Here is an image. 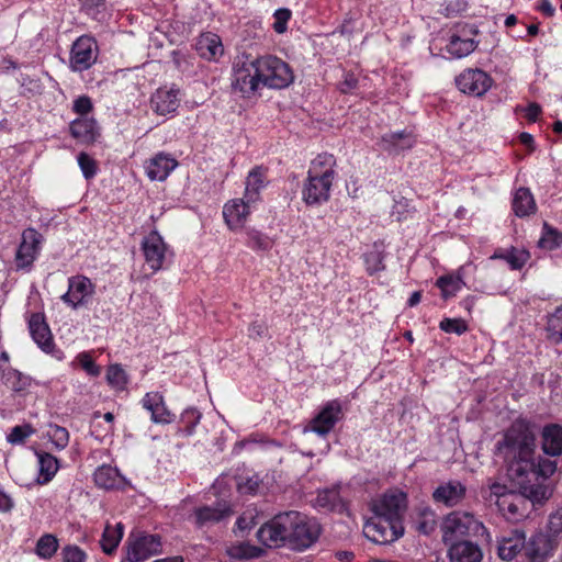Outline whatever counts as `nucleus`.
Here are the masks:
<instances>
[{
    "label": "nucleus",
    "mask_w": 562,
    "mask_h": 562,
    "mask_svg": "<svg viewBox=\"0 0 562 562\" xmlns=\"http://www.w3.org/2000/svg\"><path fill=\"white\" fill-rule=\"evenodd\" d=\"M436 285L441 290L442 297L448 300L462 289L464 282L460 276L448 274L438 278Z\"/></svg>",
    "instance_id": "39"
},
{
    "label": "nucleus",
    "mask_w": 562,
    "mask_h": 562,
    "mask_svg": "<svg viewBox=\"0 0 562 562\" xmlns=\"http://www.w3.org/2000/svg\"><path fill=\"white\" fill-rule=\"evenodd\" d=\"M274 23H273V30L282 34L286 31V24L288 21L291 18V11L289 9H278L274 12Z\"/></svg>",
    "instance_id": "56"
},
{
    "label": "nucleus",
    "mask_w": 562,
    "mask_h": 562,
    "mask_svg": "<svg viewBox=\"0 0 562 562\" xmlns=\"http://www.w3.org/2000/svg\"><path fill=\"white\" fill-rule=\"evenodd\" d=\"M439 328L446 333L462 335L468 330V325L460 318H443L439 324Z\"/></svg>",
    "instance_id": "51"
},
{
    "label": "nucleus",
    "mask_w": 562,
    "mask_h": 562,
    "mask_svg": "<svg viewBox=\"0 0 562 562\" xmlns=\"http://www.w3.org/2000/svg\"><path fill=\"white\" fill-rule=\"evenodd\" d=\"M357 83L358 80L353 75H347L345 80L340 83V91L348 93L357 87Z\"/></svg>",
    "instance_id": "60"
},
{
    "label": "nucleus",
    "mask_w": 562,
    "mask_h": 562,
    "mask_svg": "<svg viewBox=\"0 0 562 562\" xmlns=\"http://www.w3.org/2000/svg\"><path fill=\"white\" fill-rule=\"evenodd\" d=\"M248 330H249V336L251 338H260L266 334L267 327L262 323L255 322L249 326Z\"/></svg>",
    "instance_id": "59"
},
{
    "label": "nucleus",
    "mask_w": 562,
    "mask_h": 562,
    "mask_svg": "<svg viewBox=\"0 0 562 562\" xmlns=\"http://www.w3.org/2000/svg\"><path fill=\"white\" fill-rule=\"evenodd\" d=\"M415 528L423 535H430L437 527L436 514L429 507H418L413 518Z\"/></svg>",
    "instance_id": "37"
},
{
    "label": "nucleus",
    "mask_w": 562,
    "mask_h": 562,
    "mask_svg": "<svg viewBox=\"0 0 562 562\" xmlns=\"http://www.w3.org/2000/svg\"><path fill=\"white\" fill-rule=\"evenodd\" d=\"M562 245V233L550 226L548 223L543 224V233L539 239V246L544 249H557Z\"/></svg>",
    "instance_id": "42"
},
{
    "label": "nucleus",
    "mask_w": 562,
    "mask_h": 562,
    "mask_svg": "<svg viewBox=\"0 0 562 562\" xmlns=\"http://www.w3.org/2000/svg\"><path fill=\"white\" fill-rule=\"evenodd\" d=\"M384 256L382 251L374 249L364 255V262L367 271L370 274H373L375 272L382 271L385 269V266L383 263Z\"/></svg>",
    "instance_id": "47"
},
{
    "label": "nucleus",
    "mask_w": 562,
    "mask_h": 562,
    "mask_svg": "<svg viewBox=\"0 0 562 562\" xmlns=\"http://www.w3.org/2000/svg\"><path fill=\"white\" fill-rule=\"evenodd\" d=\"M538 9L547 16H553L555 13V8L550 0H541L538 4Z\"/></svg>",
    "instance_id": "61"
},
{
    "label": "nucleus",
    "mask_w": 562,
    "mask_h": 562,
    "mask_svg": "<svg viewBox=\"0 0 562 562\" xmlns=\"http://www.w3.org/2000/svg\"><path fill=\"white\" fill-rule=\"evenodd\" d=\"M196 52L204 59H216L224 53L221 37L214 33L202 34L196 42Z\"/></svg>",
    "instance_id": "30"
},
{
    "label": "nucleus",
    "mask_w": 562,
    "mask_h": 562,
    "mask_svg": "<svg viewBox=\"0 0 562 562\" xmlns=\"http://www.w3.org/2000/svg\"><path fill=\"white\" fill-rule=\"evenodd\" d=\"M519 490L520 493L513 492L510 495L505 496L502 503L497 505L498 510L507 520L517 521L524 518L527 513L528 501L532 503L541 502L526 495L521 488Z\"/></svg>",
    "instance_id": "17"
},
{
    "label": "nucleus",
    "mask_w": 562,
    "mask_h": 562,
    "mask_svg": "<svg viewBox=\"0 0 562 562\" xmlns=\"http://www.w3.org/2000/svg\"><path fill=\"white\" fill-rule=\"evenodd\" d=\"M4 378L7 384L15 392L24 391L31 385V379L14 369H10Z\"/></svg>",
    "instance_id": "46"
},
{
    "label": "nucleus",
    "mask_w": 562,
    "mask_h": 562,
    "mask_svg": "<svg viewBox=\"0 0 562 562\" xmlns=\"http://www.w3.org/2000/svg\"><path fill=\"white\" fill-rule=\"evenodd\" d=\"M314 506L328 512H341L345 505L339 493V486L319 490L314 499Z\"/></svg>",
    "instance_id": "32"
},
{
    "label": "nucleus",
    "mask_w": 562,
    "mask_h": 562,
    "mask_svg": "<svg viewBox=\"0 0 562 562\" xmlns=\"http://www.w3.org/2000/svg\"><path fill=\"white\" fill-rule=\"evenodd\" d=\"M94 294V284L85 276L78 274L68 279V291L61 295L65 304L72 308L87 305Z\"/></svg>",
    "instance_id": "10"
},
{
    "label": "nucleus",
    "mask_w": 562,
    "mask_h": 562,
    "mask_svg": "<svg viewBox=\"0 0 562 562\" xmlns=\"http://www.w3.org/2000/svg\"><path fill=\"white\" fill-rule=\"evenodd\" d=\"M261 83L271 89H283L290 86L294 80L291 67L282 59L266 55L256 58Z\"/></svg>",
    "instance_id": "4"
},
{
    "label": "nucleus",
    "mask_w": 562,
    "mask_h": 562,
    "mask_svg": "<svg viewBox=\"0 0 562 562\" xmlns=\"http://www.w3.org/2000/svg\"><path fill=\"white\" fill-rule=\"evenodd\" d=\"M467 487L457 480L440 484L432 493L436 503L443 504L447 507L459 505L465 497Z\"/></svg>",
    "instance_id": "20"
},
{
    "label": "nucleus",
    "mask_w": 562,
    "mask_h": 562,
    "mask_svg": "<svg viewBox=\"0 0 562 562\" xmlns=\"http://www.w3.org/2000/svg\"><path fill=\"white\" fill-rule=\"evenodd\" d=\"M537 210V205L532 193L528 188H519L513 199V211L516 216L525 217L533 214Z\"/></svg>",
    "instance_id": "35"
},
{
    "label": "nucleus",
    "mask_w": 562,
    "mask_h": 562,
    "mask_svg": "<svg viewBox=\"0 0 562 562\" xmlns=\"http://www.w3.org/2000/svg\"><path fill=\"white\" fill-rule=\"evenodd\" d=\"M14 506L12 497L0 486V512L8 513Z\"/></svg>",
    "instance_id": "58"
},
{
    "label": "nucleus",
    "mask_w": 562,
    "mask_h": 562,
    "mask_svg": "<svg viewBox=\"0 0 562 562\" xmlns=\"http://www.w3.org/2000/svg\"><path fill=\"white\" fill-rule=\"evenodd\" d=\"M338 560L344 562H350L353 559V553L349 551H339L336 553Z\"/></svg>",
    "instance_id": "64"
},
{
    "label": "nucleus",
    "mask_w": 562,
    "mask_h": 562,
    "mask_svg": "<svg viewBox=\"0 0 562 562\" xmlns=\"http://www.w3.org/2000/svg\"><path fill=\"white\" fill-rule=\"evenodd\" d=\"M449 546L450 562H482L483 552L479 544L469 540H460Z\"/></svg>",
    "instance_id": "24"
},
{
    "label": "nucleus",
    "mask_w": 562,
    "mask_h": 562,
    "mask_svg": "<svg viewBox=\"0 0 562 562\" xmlns=\"http://www.w3.org/2000/svg\"><path fill=\"white\" fill-rule=\"evenodd\" d=\"M109 384L117 390L124 389L127 383L126 373L119 364L110 366L106 373Z\"/></svg>",
    "instance_id": "48"
},
{
    "label": "nucleus",
    "mask_w": 562,
    "mask_h": 562,
    "mask_svg": "<svg viewBox=\"0 0 562 562\" xmlns=\"http://www.w3.org/2000/svg\"><path fill=\"white\" fill-rule=\"evenodd\" d=\"M498 557L504 561L514 560L526 547V535L522 530L513 529L498 539Z\"/></svg>",
    "instance_id": "18"
},
{
    "label": "nucleus",
    "mask_w": 562,
    "mask_h": 562,
    "mask_svg": "<svg viewBox=\"0 0 562 562\" xmlns=\"http://www.w3.org/2000/svg\"><path fill=\"white\" fill-rule=\"evenodd\" d=\"M47 436L57 450H63L68 446L69 432L61 426L50 424L48 426Z\"/></svg>",
    "instance_id": "45"
},
{
    "label": "nucleus",
    "mask_w": 562,
    "mask_h": 562,
    "mask_svg": "<svg viewBox=\"0 0 562 562\" xmlns=\"http://www.w3.org/2000/svg\"><path fill=\"white\" fill-rule=\"evenodd\" d=\"M94 483L104 490L121 488L125 485L124 477L116 468L110 465L99 467L93 474Z\"/></svg>",
    "instance_id": "31"
},
{
    "label": "nucleus",
    "mask_w": 562,
    "mask_h": 562,
    "mask_svg": "<svg viewBox=\"0 0 562 562\" xmlns=\"http://www.w3.org/2000/svg\"><path fill=\"white\" fill-rule=\"evenodd\" d=\"M476 48V42L472 38L451 36L447 45V52L454 58H462L470 55Z\"/></svg>",
    "instance_id": "38"
},
{
    "label": "nucleus",
    "mask_w": 562,
    "mask_h": 562,
    "mask_svg": "<svg viewBox=\"0 0 562 562\" xmlns=\"http://www.w3.org/2000/svg\"><path fill=\"white\" fill-rule=\"evenodd\" d=\"M142 405L150 412V419L155 424H170L175 419V415L167 408L164 396L159 392L146 393Z\"/></svg>",
    "instance_id": "21"
},
{
    "label": "nucleus",
    "mask_w": 562,
    "mask_h": 562,
    "mask_svg": "<svg viewBox=\"0 0 562 562\" xmlns=\"http://www.w3.org/2000/svg\"><path fill=\"white\" fill-rule=\"evenodd\" d=\"M77 361L81 368L91 376H98L101 373V369L97 366L92 357L87 352H81L77 356Z\"/></svg>",
    "instance_id": "54"
},
{
    "label": "nucleus",
    "mask_w": 562,
    "mask_h": 562,
    "mask_svg": "<svg viewBox=\"0 0 562 562\" xmlns=\"http://www.w3.org/2000/svg\"><path fill=\"white\" fill-rule=\"evenodd\" d=\"M64 562H85L86 553L78 546H66L61 550Z\"/></svg>",
    "instance_id": "55"
},
{
    "label": "nucleus",
    "mask_w": 562,
    "mask_h": 562,
    "mask_svg": "<svg viewBox=\"0 0 562 562\" xmlns=\"http://www.w3.org/2000/svg\"><path fill=\"white\" fill-rule=\"evenodd\" d=\"M529 252L525 249H516L512 248L508 252L504 255H494L493 258H502L504 259L512 269L518 270L521 269L529 259Z\"/></svg>",
    "instance_id": "43"
},
{
    "label": "nucleus",
    "mask_w": 562,
    "mask_h": 562,
    "mask_svg": "<svg viewBox=\"0 0 562 562\" xmlns=\"http://www.w3.org/2000/svg\"><path fill=\"white\" fill-rule=\"evenodd\" d=\"M58 549V541L55 536L47 533L42 536L36 543V553L44 559L55 554Z\"/></svg>",
    "instance_id": "44"
},
{
    "label": "nucleus",
    "mask_w": 562,
    "mask_h": 562,
    "mask_svg": "<svg viewBox=\"0 0 562 562\" xmlns=\"http://www.w3.org/2000/svg\"><path fill=\"white\" fill-rule=\"evenodd\" d=\"M415 143L414 136L405 131L385 133L381 137V147L391 153L398 154L402 150L413 147Z\"/></svg>",
    "instance_id": "29"
},
{
    "label": "nucleus",
    "mask_w": 562,
    "mask_h": 562,
    "mask_svg": "<svg viewBox=\"0 0 562 562\" xmlns=\"http://www.w3.org/2000/svg\"><path fill=\"white\" fill-rule=\"evenodd\" d=\"M364 536L374 543L386 544L394 542L404 533L403 522L372 516L363 527Z\"/></svg>",
    "instance_id": "7"
},
{
    "label": "nucleus",
    "mask_w": 562,
    "mask_h": 562,
    "mask_svg": "<svg viewBox=\"0 0 562 562\" xmlns=\"http://www.w3.org/2000/svg\"><path fill=\"white\" fill-rule=\"evenodd\" d=\"M480 529H484V526L473 515L454 512L449 514L441 525L442 540L446 544H452L459 542L462 537L476 533Z\"/></svg>",
    "instance_id": "5"
},
{
    "label": "nucleus",
    "mask_w": 562,
    "mask_h": 562,
    "mask_svg": "<svg viewBox=\"0 0 562 562\" xmlns=\"http://www.w3.org/2000/svg\"><path fill=\"white\" fill-rule=\"evenodd\" d=\"M519 139H520L521 144H524L528 147H532V145H533V137L529 133H521L519 135Z\"/></svg>",
    "instance_id": "63"
},
{
    "label": "nucleus",
    "mask_w": 562,
    "mask_h": 562,
    "mask_svg": "<svg viewBox=\"0 0 562 562\" xmlns=\"http://www.w3.org/2000/svg\"><path fill=\"white\" fill-rule=\"evenodd\" d=\"M74 111L81 115L89 113L92 109V102L89 97L82 95L75 100Z\"/></svg>",
    "instance_id": "57"
},
{
    "label": "nucleus",
    "mask_w": 562,
    "mask_h": 562,
    "mask_svg": "<svg viewBox=\"0 0 562 562\" xmlns=\"http://www.w3.org/2000/svg\"><path fill=\"white\" fill-rule=\"evenodd\" d=\"M34 434V429L31 425H18L14 426L10 434L7 436V440L12 445H21L24 443L25 440Z\"/></svg>",
    "instance_id": "49"
},
{
    "label": "nucleus",
    "mask_w": 562,
    "mask_h": 562,
    "mask_svg": "<svg viewBox=\"0 0 562 562\" xmlns=\"http://www.w3.org/2000/svg\"><path fill=\"white\" fill-rule=\"evenodd\" d=\"M541 113V108L538 103H530L526 111V116L529 121L535 122Z\"/></svg>",
    "instance_id": "62"
},
{
    "label": "nucleus",
    "mask_w": 562,
    "mask_h": 562,
    "mask_svg": "<svg viewBox=\"0 0 562 562\" xmlns=\"http://www.w3.org/2000/svg\"><path fill=\"white\" fill-rule=\"evenodd\" d=\"M536 428L518 418L505 429L495 443V454L502 459L509 480L533 499L549 497L544 481L557 471V462L536 454Z\"/></svg>",
    "instance_id": "1"
},
{
    "label": "nucleus",
    "mask_w": 562,
    "mask_h": 562,
    "mask_svg": "<svg viewBox=\"0 0 562 562\" xmlns=\"http://www.w3.org/2000/svg\"><path fill=\"white\" fill-rule=\"evenodd\" d=\"M38 461V477L37 482L47 484L53 480L59 469V461L53 454L45 451H36Z\"/></svg>",
    "instance_id": "33"
},
{
    "label": "nucleus",
    "mask_w": 562,
    "mask_h": 562,
    "mask_svg": "<svg viewBox=\"0 0 562 562\" xmlns=\"http://www.w3.org/2000/svg\"><path fill=\"white\" fill-rule=\"evenodd\" d=\"M546 330L551 341L562 342V306L557 307L553 313L548 315Z\"/></svg>",
    "instance_id": "40"
},
{
    "label": "nucleus",
    "mask_w": 562,
    "mask_h": 562,
    "mask_svg": "<svg viewBox=\"0 0 562 562\" xmlns=\"http://www.w3.org/2000/svg\"><path fill=\"white\" fill-rule=\"evenodd\" d=\"M153 110L159 115H167L177 111L180 99L176 89H158L150 100Z\"/></svg>",
    "instance_id": "25"
},
{
    "label": "nucleus",
    "mask_w": 562,
    "mask_h": 562,
    "mask_svg": "<svg viewBox=\"0 0 562 562\" xmlns=\"http://www.w3.org/2000/svg\"><path fill=\"white\" fill-rule=\"evenodd\" d=\"M265 183L266 173L261 167H256L248 173L244 194L248 203H256L259 200L260 190L265 187Z\"/></svg>",
    "instance_id": "34"
},
{
    "label": "nucleus",
    "mask_w": 562,
    "mask_h": 562,
    "mask_svg": "<svg viewBox=\"0 0 562 562\" xmlns=\"http://www.w3.org/2000/svg\"><path fill=\"white\" fill-rule=\"evenodd\" d=\"M262 86L256 59L237 60L234 64L232 88L244 98L252 97Z\"/></svg>",
    "instance_id": "6"
},
{
    "label": "nucleus",
    "mask_w": 562,
    "mask_h": 562,
    "mask_svg": "<svg viewBox=\"0 0 562 562\" xmlns=\"http://www.w3.org/2000/svg\"><path fill=\"white\" fill-rule=\"evenodd\" d=\"M510 491L507 485L493 482L487 485L486 488H482V495L490 504L499 505L505 496L510 495Z\"/></svg>",
    "instance_id": "41"
},
{
    "label": "nucleus",
    "mask_w": 562,
    "mask_h": 562,
    "mask_svg": "<svg viewBox=\"0 0 562 562\" xmlns=\"http://www.w3.org/2000/svg\"><path fill=\"white\" fill-rule=\"evenodd\" d=\"M124 533V525L117 522L115 526L106 524L100 544L105 554H112L117 548Z\"/></svg>",
    "instance_id": "36"
},
{
    "label": "nucleus",
    "mask_w": 562,
    "mask_h": 562,
    "mask_svg": "<svg viewBox=\"0 0 562 562\" xmlns=\"http://www.w3.org/2000/svg\"><path fill=\"white\" fill-rule=\"evenodd\" d=\"M69 130L74 138L87 145L94 143L99 136L95 120L89 117H80L72 121Z\"/></svg>",
    "instance_id": "28"
},
{
    "label": "nucleus",
    "mask_w": 562,
    "mask_h": 562,
    "mask_svg": "<svg viewBox=\"0 0 562 562\" xmlns=\"http://www.w3.org/2000/svg\"><path fill=\"white\" fill-rule=\"evenodd\" d=\"M78 164L86 179H91L97 173V164L88 154L78 155Z\"/></svg>",
    "instance_id": "52"
},
{
    "label": "nucleus",
    "mask_w": 562,
    "mask_h": 562,
    "mask_svg": "<svg viewBox=\"0 0 562 562\" xmlns=\"http://www.w3.org/2000/svg\"><path fill=\"white\" fill-rule=\"evenodd\" d=\"M558 548V539L543 531L532 535L526 540L525 555L529 562H547Z\"/></svg>",
    "instance_id": "13"
},
{
    "label": "nucleus",
    "mask_w": 562,
    "mask_h": 562,
    "mask_svg": "<svg viewBox=\"0 0 562 562\" xmlns=\"http://www.w3.org/2000/svg\"><path fill=\"white\" fill-rule=\"evenodd\" d=\"M146 265L153 272L164 268L167 257V245L157 232L149 233L142 243Z\"/></svg>",
    "instance_id": "14"
},
{
    "label": "nucleus",
    "mask_w": 562,
    "mask_h": 562,
    "mask_svg": "<svg viewBox=\"0 0 562 562\" xmlns=\"http://www.w3.org/2000/svg\"><path fill=\"white\" fill-rule=\"evenodd\" d=\"M406 505V495L403 492L390 491L373 499L370 508L374 516L402 521Z\"/></svg>",
    "instance_id": "9"
},
{
    "label": "nucleus",
    "mask_w": 562,
    "mask_h": 562,
    "mask_svg": "<svg viewBox=\"0 0 562 562\" xmlns=\"http://www.w3.org/2000/svg\"><path fill=\"white\" fill-rule=\"evenodd\" d=\"M29 328L37 346L44 351H49L53 347V337L44 315L40 313L32 314L29 319Z\"/></svg>",
    "instance_id": "26"
},
{
    "label": "nucleus",
    "mask_w": 562,
    "mask_h": 562,
    "mask_svg": "<svg viewBox=\"0 0 562 562\" xmlns=\"http://www.w3.org/2000/svg\"><path fill=\"white\" fill-rule=\"evenodd\" d=\"M126 558L130 562H143L161 550V540L158 535L132 532L126 541Z\"/></svg>",
    "instance_id": "8"
},
{
    "label": "nucleus",
    "mask_w": 562,
    "mask_h": 562,
    "mask_svg": "<svg viewBox=\"0 0 562 562\" xmlns=\"http://www.w3.org/2000/svg\"><path fill=\"white\" fill-rule=\"evenodd\" d=\"M335 165L334 155L327 153L321 154L312 160L302 190L303 201L306 204L319 205L328 201L335 179Z\"/></svg>",
    "instance_id": "3"
},
{
    "label": "nucleus",
    "mask_w": 562,
    "mask_h": 562,
    "mask_svg": "<svg viewBox=\"0 0 562 562\" xmlns=\"http://www.w3.org/2000/svg\"><path fill=\"white\" fill-rule=\"evenodd\" d=\"M177 166L178 161L171 155L158 153L145 161L144 168L151 181H164Z\"/></svg>",
    "instance_id": "19"
},
{
    "label": "nucleus",
    "mask_w": 562,
    "mask_h": 562,
    "mask_svg": "<svg viewBox=\"0 0 562 562\" xmlns=\"http://www.w3.org/2000/svg\"><path fill=\"white\" fill-rule=\"evenodd\" d=\"M456 83L461 92L481 97L490 89L492 79L483 70L468 69L456 78Z\"/></svg>",
    "instance_id": "15"
},
{
    "label": "nucleus",
    "mask_w": 562,
    "mask_h": 562,
    "mask_svg": "<svg viewBox=\"0 0 562 562\" xmlns=\"http://www.w3.org/2000/svg\"><path fill=\"white\" fill-rule=\"evenodd\" d=\"M261 480L257 474L247 477H240L237 483V488L241 494L254 495L260 487Z\"/></svg>",
    "instance_id": "50"
},
{
    "label": "nucleus",
    "mask_w": 562,
    "mask_h": 562,
    "mask_svg": "<svg viewBox=\"0 0 562 562\" xmlns=\"http://www.w3.org/2000/svg\"><path fill=\"white\" fill-rule=\"evenodd\" d=\"M541 448L543 453L550 457L562 454V426L549 424L542 428Z\"/></svg>",
    "instance_id": "27"
},
{
    "label": "nucleus",
    "mask_w": 562,
    "mask_h": 562,
    "mask_svg": "<svg viewBox=\"0 0 562 562\" xmlns=\"http://www.w3.org/2000/svg\"><path fill=\"white\" fill-rule=\"evenodd\" d=\"M342 416L341 404L338 400L326 403L322 411L312 419L308 428L311 431L326 436Z\"/></svg>",
    "instance_id": "16"
},
{
    "label": "nucleus",
    "mask_w": 562,
    "mask_h": 562,
    "mask_svg": "<svg viewBox=\"0 0 562 562\" xmlns=\"http://www.w3.org/2000/svg\"><path fill=\"white\" fill-rule=\"evenodd\" d=\"M562 532V508L552 513L549 516L547 524V531L544 533L550 535L554 539Z\"/></svg>",
    "instance_id": "53"
},
{
    "label": "nucleus",
    "mask_w": 562,
    "mask_h": 562,
    "mask_svg": "<svg viewBox=\"0 0 562 562\" xmlns=\"http://www.w3.org/2000/svg\"><path fill=\"white\" fill-rule=\"evenodd\" d=\"M321 535V526L314 518L290 510L276 515L257 531L258 540L266 547L289 544L295 550L310 548Z\"/></svg>",
    "instance_id": "2"
},
{
    "label": "nucleus",
    "mask_w": 562,
    "mask_h": 562,
    "mask_svg": "<svg viewBox=\"0 0 562 562\" xmlns=\"http://www.w3.org/2000/svg\"><path fill=\"white\" fill-rule=\"evenodd\" d=\"M252 204L248 203L245 196L228 201L223 207V216L228 227L240 228L245 224Z\"/></svg>",
    "instance_id": "23"
},
{
    "label": "nucleus",
    "mask_w": 562,
    "mask_h": 562,
    "mask_svg": "<svg viewBox=\"0 0 562 562\" xmlns=\"http://www.w3.org/2000/svg\"><path fill=\"white\" fill-rule=\"evenodd\" d=\"M43 236L34 228H26L15 254L18 269H29L40 254Z\"/></svg>",
    "instance_id": "12"
},
{
    "label": "nucleus",
    "mask_w": 562,
    "mask_h": 562,
    "mask_svg": "<svg viewBox=\"0 0 562 562\" xmlns=\"http://www.w3.org/2000/svg\"><path fill=\"white\" fill-rule=\"evenodd\" d=\"M232 514L226 503H216L214 506L198 507L193 512L194 524L199 528L215 525Z\"/></svg>",
    "instance_id": "22"
},
{
    "label": "nucleus",
    "mask_w": 562,
    "mask_h": 562,
    "mask_svg": "<svg viewBox=\"0 0 562 562\" xmlns=\"http://www.w3.org/2000/svg\"><path fill=\"white\" fill-rule=\"evenodd\" d=\"M98 58V46L93 38L80 36L71 47L70 68L74 71L89 69Z\"/></svg>",
    "instance_id": "11"
}]
</instances>
